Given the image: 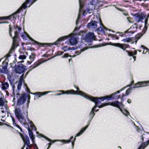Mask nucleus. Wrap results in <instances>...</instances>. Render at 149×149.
<instances>
[{
	"mask_svg": "<svg viewBox=\"0 0 149 149\" xmlns=\"http://www.w3.org/2000/svg\"><path fill=\"white\" fill-rule=\"evenodd\" d=\"M21 29V27L18 26H15L13 29L14 32L13 34L12 33L13 30L11 28L10 25H9V34L12 38L13 44L8 53L3 58H1V61L2 60H4L2 63V68L1 70V73L5 74H8V73L7 67L9 60L8 58L10 57L11 56L10 54L14 52L15 47H16L17 45V39L18 38L19 34Z\"/></svg>",
	"mask_w": 149,
	"mask_h": 149,
	"instance_id": "nucleus-1",
	"label": "nucleus"
},
{
	"mask_svg": "<svg viewBox=\"0 0 149 149\" xmlns=\"http://www.w3.org/2000/svg\"><path fill=\"white\" fill-rule=\"evenodd\" d=\"M149 86V80L138 82L134 84V86L128 88L126 91L125 94H123L121 95H117L118 93H119L120 92L124 90L126 88L124 87L117 91L114 92L109 95H106L100 97L99 99L101 101H103L104 100H114V99H120L121 101H123V97L128 95L130 93L131 91L132 88H138L141 87H144Z\"/></svg>",
	"mask_w": 149,
	"mask_h": 149,
	"instance_id": "nucleus-2",
	"label": "nucleus"
},
{
	"mask_svg": "<svg viewBox=\"0 0 149 149\" xmlns=\"http://www.w3.org/2000/svg\"><path fill=\"white\" fill-rule=\"evenodd\" d=\"M80 28V27H78L77 26L72 33L68 35L59 38L56 41L54 42V44L57 45L62 41H64L65 39L70 37V38L69 40V42H68L67 44L69 45L70 44L71 45H76L77 43V38L74 36L76 35L75 33L76 31L79 30Z\"/></svg>",
	"mask_w": 149,
	"mask_h": 149,
	"instance_id": "nucleus-3",
	"label": "nucleus"
},
{
	"mask_svg": "<svg viewBox=\"0 0 149 149\" xmlns=\"http://www.w3.org/2000/svg\"><path fill=\"white\" fill-rule=\"evenodd\" d=\"M79 93L78 94H79V95L82 96L86 99L89 100L93 102H94L95 103V105L94 106H96V107H97L99 108V107L100 106H103L104 104H110V103H104L102 104L101 105H99V104L101 103V101L97 97H92L89 95H88L86 93L84 92L83 91H78Z\"/></svg>",
	"mask_w": 149,
	"mask_h": 149,
	"instance_id": "nucleus-4",
	"label": "nucleus"
},
{
	"mask_svg": "<svg viewBox=\"0 0 149 149\" xmlns=\"http://www.w3.org/2000/svg\"><path fill=\"white\" fill-rule=\"evenodd\" d=\"M37 0H26L19 7V8L13 15L10 16V17L15 19L17 17V14L22 10L23 9H25L27 7H29L32 4L36 1Z\"/></svg>",
	"mask_w": 149,
	"mask_h": 149,
	"instance_id": "nucleus-5",
	"label": "nucleus"
},
{
	"mask_svg": "<svg viewBox=\"0 0 149 149\" xmlns=\"http://www.w3.org/2000/svg\"><path fill=\"white\" fill-rule=\"evenodd\" d=\"M110 103V104H109V103L105 104L103 106H100L99 107L100 108H101L107 105H110L119 108L122 113L127 117L128 115L130 116L129 112L127 110L125 109H122V108L124 107V105L122 102H119L118 101H116L112 102L111 103Z\"/></svg>",
	"mask_w": 149,
	"mask_h": 149,
	"instance_id": "nucleus-6",
	"label": "nucleus"
},
{
	"mask_svg": "<svg viewBox=\"0 0 149 149\" xmlns=\"http://www.w3.org/2000/svg\"><path fill=\"white\" fill-rule=\"evenodd\" d=\"M100 22L101 26L98 28H97V23L94 21H92L91 22L88 23L87 25V27L90 29H93L95 30L102 31L104 33V30H107V29L102 24L101 20Z\"/></svg>",
	"mask_w": 149,
	"mask_h": 149,
	"instance_id": "nucleus-7",
	"label": "nucleus"
},
{
	"mask_svg": "<svg viewBox=\"0 0 149 149\" xmlns=\"http://www.w3.org/2000/svg\"><path fill=\"white\" fill-rule=\"evenodd\" d=\"M96 108V106H94L92 108L88 115V120L87 122L88 125L86 127L81 129L80 132L77 134L76 136H79L83 134L88 127L89 125L90 124L92 120L93 119L95 115V113L94 112V110Z\"/></svg>",
	"mask_w": 149,
	"mask_h": 149,
	"instance_id": "nucleus-8",
	"label": "nucleus"
},
{
	"mask_svg": "<svg viewBox=\"0 0 149 149\" xmlns=\"http://www.w3.org/2000/svg\"><path fill=\"white\" fill-rule=\"evenodd\" d=\"M15 116L21 123L24 125L26 124L24 116L20 108H16L15 111Z\"/></svg>",
	"mask_w": 149,
	"mask_h": 149,
	"instance_id": "nucleus-9",
	"label": "nucleus"
},
{
	"mask_svg": "<svg viewBox=\"0 0 149 149\" xmlns=\"http://www.w3.org/2000/svg\"><path fill=\"white\" fill-rule=\"evenodd\" d=\"M27 97L28 100L27 101V107L28 108L29 105L30 103V100L31 98L30 96L29 95L28 96L24 94L21 95L19 98L18 99L17 105H21L23 104L26 101Z\"/></svg>",
	"mask_w": 149,
	"mask_h": 149,
	"instance_id": "nucleus-10",
	"label": "nucleus"
},
{
	"mask_svg": "<svg viewBox=\"0 0 149 149\" xmlns=\"http://www.w3.org/2000/svg\"><path fill=\"white\" fill-rule=\"evenodd\" d=\"M142 36V34L139 33L136 35L134 37L124 38L122 40V41L124 42H130L132 44L135 43V44H136L138 40Z\"/></svg>",
	"mask_w": 149,
	"mask_h": 149,
	"instance_id": "nucleus-11",
	"label": "nucleus"
},
{
	"mask_svg": "<svg viewBox=\"0 0 149 149\" xmlns=\"http://www.w3.org/2000/svg\"><path fill=\"white\" fill-rule=\"evenodd\" d=\"M7 102L3 98L1 97V109L2 113L4 114L1 116L2 118L5 116L6 112H8V109L7 106Z\"/></svg>",
	"mask_w": 149,
	"mask_h": 149,
	"instance_id": "nucleus-12",
	"label": "nucleus"
},
{
	"mask_svg": "<svg viewBox=\"0 0 149 149\" xmlns=\"http://www.w3.org/2000/svg\"><path fill=\"white\" fill-rule=\"evenodd\" d=\"M75 88L77 89L76 91H74L73 90H68L65 91L63 90L58 91H57L61 92L62 93L61 94H57L55 95H59L62 94H66L68 95L73 94L79 95V94H78L79 93L78 91L80 90L78 87H75Z\"/></svg>",
	"mask_w": 149,
	"mask_h": 149,
	"instance_id": "nucleus-13",
	"label": "nucleus"
},
{
	"mask_svg": "<svg viewBox=\"0 0 149 149\" xmlns=\"http://www.w3.org/2000/svg\"><path fill=\"white\" fill-rule=\"evenodd\" d=\"M86 45V44L83 42H80L78 43L77 48L80 49L79 51H77L75 52L76 55L79 54L81 52L85 51L88 48Z\"/></svg>",
	"mask_w": 149,
	"mask_h": 149,
	"instance_id": "nucleus-14",
	"label": "nucleus"
},
{
	"mask_svg": "<svg viewBox=\"0 0 149 149\" xmlns=\"http://www.w3.org/2000/svg\"><path fill=\"white\" fill-rule=\"evenodd\" d=\"M73 138V136H72L70 138V139L69 140H54V141H52V140H51L49 139L47 137H45V139L47 140H48L49 141H53V143H54L55 142L57 141H61L63 142L64 143H69L70 142H72V148H74V141H71V140Z\"/></svg>",
	"mask_w": 149,
	"mask_h": 149,
	"instance_id": "nucleus-15",
	"label": "nucleus"
},
{
	"mask_svg": "<svg viewBox=\"0 0 149 149\" xmlns=\"http://www.w3.org/2000/svg\"><path fill=\"white\" fill-rule=\"evenodd\" d=\"M25 69L24 66L21 64L15 66L14 71L17 73L21 74L25 72Z\"/></svg>",
	"mask_w": 149,
	"mask_h": 149,
	"instance_id": "nucleus-16",
	"label": "nucleus"
},
{
	"mask_svg": "<svg viewBox=\"0 0 149 149\" xmlns=\"http://www.w3.org/2000/svg\"><path fill=\"white\" fill-rule=\"evenodd\" d=\"M95 36L93 33L90 32L86 35L84 40L87 42H89L92 41L95 39Z\"/></svg>",
	"mask_w": 149,
	"mask_h": 149,
	"instance_id": "nucleus-17",
	"label": "nucleus"
},
{
	"mask_svg": "<svg viewBox=\"0 0 149 149\" xmlns=\"http://www.w3.org/2000/svg\"><path fill=\"white\" fill-rule=\"evenodd\" d=\"M138 28L137 24L136 23H135L132 25L130 28L127 29L125 32V33H129V35L134 33L136 32V30Z\"/></svg>",
	"mask_w": 149,
	"mask_h": 149,
	"instance_id": "nucleus-18",
	"label": "nucleus"
},
{
	"mask_svg": "<svg viewBox=\"0 0 149 149\" xmlns=\"http://www.w3.org/2000/svg\"><path fill=\"white\" fill-rule=\"evenodd\" d=\"M79 8L77 18L76 22V24L77 26L78 25L79 22V20L80 18V16L83 12L82 8L84 6L83 3L81 0H79Z\"/></svg>",
	"mask_w": 149,
	"mask_h": 149,
	"instance_id": "nucleus-19",
	"label": "nucleus"
},
{
	"mask_svg": "<svg viewBox=\"0 0 149 149\" xmlns=\"http://www.w3.org/2000/svg\"><path fill=\"white\" fill-rule=\"evenodd\" d=\"M21 137L24 141V145H25H25H26L27 147L31 148V145H30V140L28 136L26 134L22 135H21Z\"/></svg>",
	"mask_w": 149,
	"mask_h": 149,
	"instance_id": "nucleus-20",
	"label": "nucleus"
},
{
	"mask_svg": "<svg viewBox=\"0 0 149 149\" xmlns=\"http://www.w3.org/2000/svg\"><path fill=\"white\" fill-rule=\"evenodd\" d=\"M109 44L111 45L118 47L123 50H125L126 49L129 47V45L126 44H121L120 43H113L110 42Z\"/></svg>",
	"mask_w": 149,
	"mask_h": 149,
	"instance_id": "nucleus-21",
	"label": "nucleus"
},
{
	"mask_svg": "<svg viewBox=\"0 0 149 149\" xmlns=\"http://www.w3.org/2000/svg\"><path fill=\"white\" fill-rule=\"evenodd\" d=\"M26 117L27 120L32 130H34L35 131H36L37 130V129L35 126L34 125L33 122L32 121L30 120L29 118L28 117V112L27 111H26Z\"/></svg>",
	"mask_w": 149,
	"mask_h": 149,
	"instance_id": "nucleus-22",
	"label": "nucleus"
},
{
	"mask_svg": "<svg viewBox=\"0 0 149 149\" xmlns=\"http://www.w3.org/2000/svg\"><path fill=\"white\" fill-rule=\"evenodd\" d=\"M28 130L29 136L31 140L32 143H34L35 141V136L33 135V132L29 128L28 129Z\"/></svg>",
	"mask_w": 149,
	"mask_h": 149,
	"instance_id": "nucleus-23",
	"label": "nucleus"
},
{
	"mask_svg": "<svg viewBox=\"0 0 149 149\" xmlns=\"http://www.w3.org/2000/svg\"><path fill=\"white\" fill-rule=\"evenodd\" d=\"M36 55L35 54L32 53L31 55L29 56V59L30 61H28L27 63L29 64H31L34 60L36 57Z\"/></svg>",
	"mask_w": 149,
	"mask_h": 149,
	"instance_id": "nucleus-24",
	"label": "nucleus"
},
{
	"mask_svg": "<svg viewBox=\"0 0 149 149\" xmlns=\"http://www.w3.org/2000/svg\"><path fill=\"white\" fill-rule=\"evenodd\" d=\"M127 52L128 56H132L133 58L134 59V61L136 60V57L134 56V55H136L137 54V52L136 51H134L133 52H129L126 51Z\"/></svg>",
	"mask_w": 149,
	"mask_h": 149,
	"instance_id": "nucleus-25",
	"label": "nucleus"
},
{
	"mask_svg": "<svg viewBox=\"0 0 149 149\" xmlns=\"http://www.w3.org/2000/svg\"><path fill=\"white\" fill-rule=\"evenodd\" d=\"M149 144V139L147 142L142 143L138 149H144Z\"/></svg>",
	"mask_w": 149,
	"mask_h": 149,
	"instance_id": "nucleus-26",
	"label": "nucleus"
},
{
	"mask_svg": "<svg viewBox=\"0 0 149 149\" xmlns=\"http://www.w3.org/2000/svg\"><path fill=\"white\" fill-rule=\"evenodd\" d=\"M7 78L10 81V84H12L14 81V79L13 75L12 74L10 75L9 74H7Z\"/></svg>",
	"mask_w": 149,
	"mask_h": 149,
	"instance_id": "nucleus-27",
	"label": "nucleus"
},
{
	"mask_svg": "<svg viewBox=\"0 0 149 149\" xmlns=\"http://www.w3.org/2000/svg\"><path fill=\"white\" fill-rule=\"evenodd\" d=\"M98 0H97V1H95L94 0H92L90 2V5L93 6L91 8V10L95 8V6L96 5L97 6H98Z\"/></svg>",
	"mask_w": 149,
	"mask_h": 149,
	"instance_id": "nucleus-28",
	"label": "nucleus"
},
{
	"mask_svg": "<svg viewBox=\"0 0 149 149\" xmlns=\"http://www.w3.org/2000/svg\"><path fill=\"white\" fill-rule=\"evenodd\" d=\"M145 18H146L145 15H140L137 16L136 17V21L139 22L141 21L142 20L144 19Z\"/></svg>",
	"mask_w": 149,
	"mask_h": 149,
	"instance_id": "nucleus-29",
	"label": "nucleus"
},
{
	"mask_svg": "<svg viewBox=\"0 0 149 149\" xmlns=\"http://www.w3.org/2000/svg\"><path fill=\"white\" fill-rule=\"evenodd\" d=\"M52 91H47V92H37L36 93V94L37 95H39V97H41L42 96L45 95L46 94H47L48 93H50Z\"/></svg>",
	"mask_w": 149,
	"mask_h": 149,
	"instance_id": "nucleus-30",
	"label": "nucleus"
},
{
	"mask_svg": "<svg viewBox=\"0 0 149 149\" xmlns=\"http://www.w3.org/2000/svg\"><path fill=\"white\" fill-rule=\"evenodd\" d=\"M9 17H1V24L3 23H8V22L6 21H3L6 20L8 19H9Z\"/></svg>",
	"mask_w": 149,
	"mask_h": 149,
	"instance_id": "nucleus-31",
	"label": "nucleus"
},
{
	"mask_svg": "<svg viewBox=\"0 0 149 149\" xmlns=\"http://www.w3.org/2000/svg\"><path fill=\"white\" fill-rule=\"evenodd\" d=\"M43 62H41L40 61H38L37 62H36L35 63L34 65L31 66V67L32 68V69H34V68H36L37 66H39L41 64H42Z\"/></svg>",
	"mask_w": 149,
	"mask_h": 149,
	"instance_id": "nucleus-32",
	"label": "nucleus"
},
{
	"mask_svg": "<svg viewBox=\"0 0 149 149\" xmlns=\"http://www.w3.org/2000/svg\"><path fill=\"white\" fill-rule=\"evenodd\" d=\"M8 87L9 84L7 82H5L2 84V88L3 90H5L7 89L8 88Z\"/></svg>",
	"mask_w": 149,
	"mask_h": 149,
	"instance_id": "nucleus-33",
	"label": "nucleus"
},
{
	"mask_svg": "<svg viewBox=\"0 0 149 149\" xmlns=\"http://www.w3.org/2000/svg\"><path fill=\"white\" fill-rule=\"evenodd\" d=\"M11 118L12 119V121L13 122V124L14 125V126H17V127L18 128H19V129H20L21 130V131H22L21 130H22V129L21 128V127L18 125H17L15 123V119L14 118V117L11 116Z\"/></svg>",
	"mask_w": 149,
	"mask_h": 149,
	"instance_id": "nucleus-34",
	"label": "nucleus"
},
{
	"mask_svg": "<svg viewBox=\"0 0 149 149\" xmlns=\"http://www.w3.org/2000/svg\"><path fill=\"white\" fill-rule=\"evenodd\" d=\"M76 56H77V55L76 54L75 55H73V56H72L71 55H69L68 54L66 53L64 54V55L62 57V58H68V57H75Z\"/></svg>",
	"mask_w": 149,
	"mask_h": 149,
	"instance_id": "nucleus-35",
	"label": "nucleus"
},
{
	"mask_svg": "<svg viewBox=\"0 0 149 149\" xmlns=\"http://www.w3.org/2000/svg\"><path fill=\"white\" fill-rule=\"evenodd\" d=\"M127 19L128 21L130 23H132L134 22L133 19L130 17H127Z\"/></svg>",
	"mask_w": 149,
	"mask_h": 149,
	"instance_id": "nucleus-36",
	"label": "nucleus"
},
{
	"mask_svg": "<svg viewBox=\"0 0 149 149\" xmlns=\"http://www.w3.org/2000/svg\"><path fill=\"white\" fill-rule=\"evenodd\" d=\"M61 49L64 52L69 51V47L67 46H64L61 48Z\"/></svg>",
	"mask_w": 149,
	"mask_h": 149,
	"instance_id": "nucleus-37",
	"label": "nucleus"
},
{
	"mask_svg": "<svg viewBox=\"0 0 149 149\" xmlns=\"http://www.w3.org/2000/svg\"><path fill=\"white\" fill-rule=\"evenodd\" d=\"M148 136V134L147 133H145V134H143L141 136L142 139V141H143V138H145L147 137V136Z\"/></svg>",
	"mask_w": 149,
	"mask_h": 149,
	"instance_id": "nucleus-38",
	"label": "nucleus"
},
{
	"mask_svg": "<svg viewBox=\"0 0 149 149\" xmlns=\"http://www.w3.org/2000/svg\"><path fill=\"white\" fill-rule=\"evenodd\" d=\"M26 56L24 55H20L19 56V59L24 60L26 59Z\"/></svg>",
	"mask_w": 149,
	"mask_h": 149,
	"instance_id": "nucleus-39",
	"label": "nucleus"
},
{
	"mask_svg": "<svg viewBox=\"0 0 149 149\" xmlns=\"http://www.w3.org/2000/svg\"><path fill=\"white\" fill-rule=\"evenodd\" d=\"M148 26V21L147 19H145V28L146 29Z\"/></svg>",
	"mask_w": 149,
	"mask_h": 149,
	"instance_id": "nucleus-40",
	"label": "nucleus"
},
{
	"mask_svg": "<svg viewBox=\"0 0 149 149\" xmlns=\"http://www.w3.org/2000/svg\"><path fill=\"white\" fill-rule=\"evenodd\" d=\"M22 83H21V82H19L17 86V88L18 90H20Z\"/></svg>",
	"mask_w": 149,
	"mask_h": 149,
	"instance_id": "nucleus-41",
	"label": "nucleus"
},
{
	"mask_svg": "<svg viewBox=\"0 0 149 149\" xmlns=\"http://www.w3.org/2000/svg\"><path fill=\"white\" fill-rule=\"evenodd\" d=\"M111 38L113 40L117 39L118 40L119 39V38L118 37H117L116 35H111Z\"/></svg>",
	"mask_w": 149,
	"mask_h": 149,
	"instance_id": "nucleus-42",
	"label": "nucleus"
},
{
	"mask_svg": "<svg viewBox=\"0 0 149 149\" xmlns=\"http://www.w3.org/2000/svg\"><path fill=\"white\" fill-rule=\"evenodd\" d=\"M24 74H23L20 77L19 82H21V83H22L23 81L24 80Z\"/></svg>",
	"mask_w": 149,
	"mask_h": 149,
	"instance_id": "nucleus-43",
	"label": "nucleus"
},
{
	"mask_svg": "<svg viewBox=\"0 0 149 149\" xmlns=\"http://www.w3.org/2000/svg\"><path fill=\"white\" fill-rule=\"evenodd\" d=\"M85 32L84 31H81L78 33V35H79L81 36H84V34L85 33Z\"/></svg>",
	"mask_w": 149,
	"mask_h": 149,
	"instance_id": "nucleus-44",
	"label": "nucleus"
},
{
	"mask_svg": "<svg viewBox=\"0 0 149 149\" xmlns=\"http://www.w3.org/2000/svg\"><path fill=\"white\" fill-rule=\"evenodd\" d=\"M36 133L37 134V136L38 137H43V135L41 134H40L38 132H36Z\"/></svg>",
	"mask_w": 149,
	"mask_h": 149,
	"instance_id": "nucleus-45",
	"label": "nucleus"
},
{
	"mask_svg": "<svg viewBox=\"0 0 149 149\" xmlns=\"http://www.w3.org/2000/svg\"><path fill=\"white\" fill-rule=\"evenodd\" d=\"M33 144L34 145V149H38V148L37 145L35 143H35H33Z\"/></svg>",
	"mask_w": 149,
	"mask_h": 149,
	"instance_id": "nucleus-46",
	"label": "nucleus"
},
{
	"mask_svg": "<svg viewBox=\"0 0 149 149\" xmlns=\"http://www.w3.org/2000/svg\"><path fill=\"white\" fill-rule=\"evenodd\" d=\"M141 47L143 49H146V50H148L149 51V49H147L145 46H144L143 45H141Z\"/></svg>",
	"mask_w": 149,
	"mask_h": 149,
	"instance_id": "nucleus-47",
	"label": "nucleus"
},
{
	"mask_svg": "<svg viewBox=\"0 0 149 149\" xmlns=\"http://www.w3.org/2000/svg\"><path fill=\"white\" fill-rule=\"evenodd\" d=\"M134 125L135 126L136 128V130L138 132H139L140 131H141V130L139 127H138L134 123Z\"/></svg>",
	"mask_w": 149,
	"mask_h": 149,
	"instance_id": "nucleus-48",
	"label": "nucleus"
},
{
	"mask_svg": "<svg viewBox=\"0 0 149 149\" xmlns=\"http://www.w3.org/2000/svg\"><path fill=\"white\" fill-rule=\"evenodd\" d=\"M31 40L32 41H33V42H34L35 43H36L37 44H41V45L42 44L41 43H40L34 40L33 39H31Z\"/></svg>",
	"mask_w": 149,
	"mask_h": 149,
	"instance_id": "nucleus-49",
	"label": "nucleus"
},
{
	"mask_svg": "<svg viewBox=\"0 0 149 149\" xmlns=\"http://www.w3.org/2000/svg\"><path fill=\"white\" fill-rule=\"evenodd\" d=\"M63 52L61 51L58 52L57 53V55H60L63 54Z\"/></svg>",
	"mask_w": 149,
	"mask_h": 149,
	"instance_id": "nucleus-50",
	"label": "nucleus"
},
{
	"mask_svg": "<svg viewBox=\"0 0 149 149\" xmlns=\"http://www.w3.org/2000/svg\"><path fill=\"white\" fill-rule=\"evenodd\" d=\"M24 86H25V87H26V88L27 89V92H29V89L28 88V87H27V85L26 84H24Z\"/></svg>",
	"mask_w": 149,
	"mask_h": 149,
	"instance_id": "nucleus-51",
	"label": "nucleus"
},
{
	"mask_svg": "<svg viewBox=\"0 0 149 149\" xmlns=\"http://www.w3.org/2000/svg\"><path fill=\"white\" fill-rule=\"evenodd\" d=\"M75 49L74 47H69V50H73Z\"/></svg>",
	"mask_w": 149,
	"mask_h": 149,
	"instance_id": "nucleus-52",
	"label": "nucleus"
},
{
	"mask_svg": "<svg viewBox=\"0 0 149 149\" xmlns=\"http://www.w3.org/2000/svg\"><path fill=\"white\" fill-rule=\"evenodd\" d=\"M127 102L128 103H131V100L130 99H128L127 100Z\"/></svg>",
	"mask_w": 149,
	"mask_h": 149,
	"instance_id": "nucleus-53",
	"label": "nucleus"
},
{
	"mask_svg": "<svg viewBox=\"0 0 149 149\" xmlns=\"http://www.w3.org/2000/svg\"><path fill=\"white\" fill-rule=\"evenodd\" d=\"M116 8L117 9H118V10H120V11H123V10H122V9H120V8H117V7H116Z\"/></svg>",
	"mask_w": 149,
	"mask_h": 149,
	"instance_id": "nucleus-54",
	"label": "nucleus"
},
{
	"mask_svg": "<svg viewBox=\"0 0 149 149\" xmlns=\"http://www.w3.org/2000/svg\"><path fill=\"white\" fill-rule=\"evenodd\" d=\"M149 17V13L147 15V17H146V19H147V21H148V18Z\"/></svg>",
	"mask_w": 149,
	"mask_h": 149,
	"instance_id": "nucleus-55",
	"label": "nucleus"
},
{
	"mask_svg": "<svg viewBox=\"0 0 149 149\" xmlns=\"http://www.w3.org/2000/svg\"><path fill=\"white\" fill-rule=\"evenodd\" d=\"M31 70H30V71H29L28 72H27L26 73V74H25V77L27 76V75L28 74L29 72L31 71Z\"/></svg>",
	"mask_w": 149,
	"mask_h": 149,
	"instance_id": "nucleus-56",
	"label": "nucleus"
},
{
	"mask_svg": "<svg viewBox=\"0 0 149 149\" xmlns=\"http://www.w3.org/2000/svg\"><path fill=\"white\" fill-rule=\"evenodd\" d=\"M76 135H77V134ZM77 136H75V137H74V139L73 141H74V142L75 141V140H76V137H77Z\"/></svg>",
	"mask_w": 149,
	"mask_h": 149,
	"instance_id": "nucleus-57",
	"label": "nucleus"
},
{
	"mask_svg": "<svg viewBox=\"0 0 149 149\" xmlns=\"http://www.w3.org/2000/svg\"><path fill=\"white\" fill-rule=\"evenodd\" d=\"M25 145H24L23 147H22V148H21V149H24V148L25 147Z\"/></svg>",
	"mask_w": 149,
	"mask_h": 149,
	"instance_id": "nucleus-58",
	"label": "nucleus"
},
{
	"mask_svg": "<svg viewBox=\"0 0 149 149\" xmlns=\"http://www.w3.org/2000/svg\"><path fill=\"white\" fill-rule=\"evenodd\" d=\"M134 83V81H132V82H131V84L130 85H129L128 86H130L132 85V84L133 83Z\"/></svg>",
	"mask_w": 149,
	"mask_h": 149,
	"instance_id": "nucleus-59",
	"label": "nucleus"
},
{
	"mask_svg": "<svg viewBox=\"0 0 149 149\" xmlns=\"http://www.w3.org/2000/svg\"><path fill=\"white\" fill-rule=\"evenodd\" d=\"M98 111H99V109H97V110H95V109L94 110V112H97Z\"/></svg>",
	"mask_w": 149,
	"mask_h": 149,
	"instance_id": "nucleus-60",
	"label": "nucleus"
},
{
	"mask_svg": "<svg viewBox=\"0 0 149 149\" xmlns=\"http://www.w3.org/2000/svg\"><path fill=\"white\" fill-rule=\"evenodd\" d=\"M72 61V59H71V58H70V59H69V62H70V61Z\"/></svg>",
	"mask_w": 149,
	"mask_h": 149,
	"instance_id": "nucleus-61",
	"label": "nucleus"
},
{
	"mask_svg": "<svg viewBox=\"0 0 149 149\" xmlns=\"http://www.w3.org/2000/svg\"><path fill=\"white\" fill-rule=\"evenodd\" d=\"M22 38L23 39H24L25 38L24 37V35H22Z\"/></svg>",
	"mask_w": 149,
	"mask_h": 149,
	"instance_id": "nucleus-62",
	"label": "nucleus"
},
{
	"mask_svg": "<svg viewBox=\"0 0 149 149\" xmlns=\"http://www.w3.org/2000/svg\"><path fill=\"white\" fill-rule=\"evenodd\" d=\"M50 145H48V147L47 149H49V148H50Z\"/></svg>",
	"mask_w": 149,
	"mask_h": 149,
	"instance_id": "nucleus-63",
	"label": "nucleus"
},
{
	"mask_svg": "<svg viewBox=\"0 0 149 149\" xmlns=\"http://www.w3.org/2000/svg\"><path fill=\"white\" fill-rule=\"evenodd\" d=\"M48 144L49 145H50V146H51V145L52 144V143H49Z\"/></svg>",
	"mask_w": 149,
	"mask_h": 149,
	"instance_id": "nucleus-64",
	"label": "nucleus"
}]
</instances>
